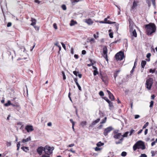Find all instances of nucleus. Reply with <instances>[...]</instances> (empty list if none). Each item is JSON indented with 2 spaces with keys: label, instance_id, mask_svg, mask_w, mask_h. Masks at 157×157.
<instances>
[{
  "label": "nucleus",
  "instance_id": "obj_7",
  "mask_svg": "<svg viewBox=\"0 0 157 157\" xmlns=\"http://www.w3.org/2000/svg\"><path fill=\"white\" fill-rule=\"evenodd\" d=\"M108 52L107 48V46H105L103 48V53L104 57L105 59L108 62V59L107 57V53Z\"/></svg>",
  "mask_w": 157,
  "mask_h": 157
},
{
  "label": "nucleus",
  "instance_id": "obj_9",
  "mask_svg": "<svg viewBox=\"0 0 157 157\" xmlns=\"http://www.w3.org/2000/svg\"><path fill=\"white\" fill-rule=\"evenodd\" d=\"M43 151H44V147L42 146L39 147L36 149V151L39 155L42 154Z\"/></svg>",
  "mask_w": 157,
  "mask_h": 157
},
{
  "label": "nucleus",
  "instance_id": "obj_44",
  "mask_svg": "<svg viewBox=\"0 0 157 157\" xmlns=\"http://www.w3.org/2000/svg\"><path fill=\"white\" fill-rule=\"evenodd\" d=\"M135 132V130L133 129L131 130L130 131V134H129V136H131L132 133Z\"/></svg>",
  "mask_w": 157,
  "mask_h": 157
},
{
  "label": "nucleus",
  "instance_id": "obj_30",
  "mask_svg": "<svg viewBox=\"0 0 157 157\" xmlns=\"http://www.w3.org/2000/svg\"><path fill=\"white\" fill-rule=\"evenodd\" d=\"M62 74L63 75V80H65L66 79V77L65 74L64 72L63 71H62Z\"/></svg>",
  "mask_w": 157,
  "mask_h": 157
},
{
  "label": "nucleus",
  "instance_id": "obj_42",
  "mask_svg": "<svg viewBox=\"0 0 157 157\" xmlns=\"http://www.w3.org/2000/svg\"><path fill=\"white\" fill-rule=\"evenodd\" d=\"M99 95L101 96H102L104 95V93L102 91H101L99 92Z\"/></svg>",
  "mask_w": 157,
  "mask_h": 157
},
{
  "label": "nucleus",
  "instance_id": "obj_14",
  "mask_svg": "<svg viewBox=\"0 0 157 157\" xmlns=\"http://www.w3.org/2000/svg\"><path fill=\"white\" fill-rule=\"evenodd\" d=\"M17 44L18 45V47L19 48L20 50L21 51H23V52L26 53V49L24 46L18 44V43H17Z\"/></svg>",
  "mask_w": 157,
  "mask_h": 157
},
{
  "label": "nucleus",
  "instance_id": "obj_8",
  "mask_svg": "<svg viewBox=\"0 0 157 157\" xmlns=\"http://www.w3.org/2000/svg\"><path fill=\"white\" fill-rule=\"evenodd\" d=\"M103 82L105 84L107 83L109 81V78L106 75H104V76L101 78Z\"/></svg>",
  "mask_w": 157,
  "mask_h": 157
},
{
  "label": "nucleus",
  "instance_id": "obj_34",
  "mask_svg": "<svg viewBox=\"0 0 157 157\" xmlns=\"http://www.w3.org/2000/svg\"><path fill=\"white\" fill-rule=\"evenodd\" d=\"M93 74L94 76H96L97 74H98V73L97 71V70H94Z\"/></svg>",
  "mask_w": 157,
  "mask_h": 157
},
{
  "label": "nucleus",
  "instance_id": "obj_15",
  "mask_svg": "<svg viewBox=\"0 0 157 157\" xmlns=\"http://www.w3.org/2000/svg\"><path fill=\"white\" fill-rule=\"evenodd\" d=\"M85 22L89 25H91L94 22L90 18L86 19Z\"/></svg>",
  "mask_w": 157,
  "mask_h": 157
},
{
  "label": "nucleus",
  "instance_id": "obj_21",
  "mask_svg": "<svg viewBox=\"0 0 157 157\" xmlns=\"http://www.w3.org/2000/svg\"><path fill=\"white\" fill-rule=\"evenodd\" d=\"M146 64V62L145 60H142L141 61V65L142 68H144V67L145 65Z\"/></svg>",
  "mask_w": 157,
  "mask_h": 157
},
{
  "label": "nucleus",
  "instance_id": "obj_25",
  "mask_svg": "<svg viewBox=\"0 0 157 157\" xmlns=\"http://www.w3.org/2000/svg\"><path fill=\"white\" fill-rule=\"evenodd\" d=\"M104 143H102L101 141H99L97 144V146L98 147H99L104 145Z\"/></svg>",
  "mask_w": 157,
  "mask_h": 157
},
{
  "label": "nucleus",
  "instance_id": "obj_3",
  "mask_svg": "<svg viewBox=\"0 0 157 157\" xmlns=\"http://www.w3.org/2000/svg\"><path fill=\"white\" fill-rule=\"evenodd\" d=\"M124 57V54L123 52L120 51L117 53L115 56V57L117 61H121L123 59Z\"/></svg>",
  "mask_w": 157,
  "mask_h": 157
},
{
  "label": "nucleus",
  "instance_id": "obj_52",
  "mask_svg": "<svg viewBox=\"0 0 157 157\" xmlns=\"http://www.w3.org/2000/svg\"><path fill=\"white\" fill-rule=\"evenodd\" d=\"M68 151L71 152H72L73 153H75V151L73 150L72 148H71L69 150H67Z\"/></svg>",
  "mask_w": 157,
  "mask_h": 157
},
{
  "label": "nucleus",
  "instance_id": "obj_47",
  "mask_svg": "<svg viewBox=\"0 0 157 157\" xmlns=\"http://www.w3.org/2000/svg\"><path fill=\"white\" fill-rule=\"evenodd\" d=\"M50 155H47L46 154H43L41 157H50Z\"/></svg>",
  "mask_w": 157,
  "mask_h": 157
},
{
  "label": "nucleus",
  "instance_id": "obj_16",
  "mask_svg": "<svg viewBox=\"0 0 157 157\" xmlns=\"http://www.w3.org/2000/svg\"><path fill=\"white\" fill-rule=\"evenodd\" d=\"M104 21L107 22L106 23H105V24H114L116 23V22H112L109 20H107V18H105L104 20Z\"/></svg>",
  "mask_w": 157,
  "mask_h": 157
},
{
  "label": "nucleus",
  "instance_id": "obj_51",
  "mask_svg": "<svg viewBox=\"0 0 157 157\" xmlns=\"http://www.w3.org/2000/svg\"><path fill=\"white\" fill-rule=\"evenodd\" d=\"M100 118H98L94 121V122L96 124V123H98V122L100 121Z\"/></svg>",
  "mask_w": 157,
  "mask_h": 157
},
{
  "label": "nucleus",
  "instance_id": "obj_5",
  "mask_svg": "<svg viewBox=\"0 0 157 157\" xmlns=\"http://www.w3.org/2000/svg\"><path fill=\"white\" fill-rule=\"evenodd\" d=\"M153 82V79L152 78H150L147 79L146 81V87L148 90L151 89Z\"/></svg>",
  "mask_w": 157,
  "mask_h": 157
},
{
  "label": "nucleus",
  "instance_id": "obj_56",
  "mask_svg": "<svg viewBox=\"0 0 157 157\" xmlns=\"http://www.w3.org/2000/svg\"><path fill=\"white\" fill-rule=\"evenodd\" d=\"M61 44L62 45V47L63 48L65 49L66 50V46L65 44L63 43H61Z\"/></svg>",
  "mask_w": 157,
  "mask_h": 157
},
{
  "label": "nucleus",
  "instance_id": "obj_61",
  "mask_svg": "<svg viewBox=\"0 0 157 157\" xmlns=\"http://www.w3.org/2000/svg\"><path fill=\"white\" fill-rule=\"evenodd\" d=\"M140 117V116L139 115H136L135 116V119H137Z\"/></svg>",
  "mask_w": 157,
  "mask_h": 157
},
{
  "label": "nucleus",
  "instance_id": "obj_39",
  "mask_svg": "<svg viewBox=\"0 0 157 157\" xmlns=\"http://www.w3.org/2000/svg\"><path fill=\"white\" fill-rule=\"evenodd\" d=\"M61 7L63 10H66L67 9L66 6L65 5H63Z\"/></svg>",
  "mask_w": 157,
  "mask_h": 157
},
{
  "label": "nucleus",
  "instance_id": "obj_6",
  "mask_svg": "<svg viewBox=\"0 0 157 157\" xmlns=\"http://www.w3.org/2000/svg\"><path fill=\"white\" fill-rule=\"evenodd\" d=\"M113 130V128L111 126H109L104 130L103 132V134L105 136H107L108 134L111 131Z\"/></svg>",
  "mask_w": 157,
  "mask_h": 157
},
{
  "label": "nucleus",
  "instance_id": "obj_53",
  "mask_svg": "<svg viewBox=\"0 0 157 157\" xmlns=\"http://www.w3.org/2000/svg\"><path fill=\"white\" fill-rule=\"evenodd\" d=\"M151 154H152V156H155V152L154 151H151Z\"/></svg>",
  "mask_w": 157,
  "mask_h": 157
},
{
  "label": "nucleus",
  "instance_id": "obj_62",
  "mask_svg": "<svg viewBox=\"0 0 157 157\" xmlns=\"http://www.w3.org/2000/svg\"><path fill=\"white\" fill-rule=\"evenodd\" d=\"M151 56V54L150 53H148L147 54V55L146 56V57L147 58H148L150 57Z\"/></svg>",
  "mask_w": 157,
  "mask_h": 157
},
{
  "label": "nucleus",
  "instance_id": "obj_22",
  "mask_svg": "<svg viewBox=\"0 0 157 157\" xmlns=\"http://www.w3.org/2000/svg\"><path fill=\"white\" fill-rule=\"evenodd\" d=\"M31 140V138L30 137H29L28 138L26 139H23L22 140V142L25 143Z\"/></svg>",
  "mask_w": 157,
  "mask_h": 157
},
{
  "label": "nucleus",
  "instance_id": "obj_63",
  "mask_svg": "<svg viewBox=\"0 0 157 157\" xmlns=\"http://www.w3.org/2000/svg\"><path fill=\"white\" fill-rule=\"evenodd\" d=\"M86 52L85 50H83L82 52V53L83 55H85L86 54Z\"/></svg>",
  "mask_w": 157,
  "mask_h": 157
},
{
  "label": "nucleus",
  "instance_id": "obj_59",
  "mask_svg": "<svg viewBox=\"0 0 157 157\" xmlns=\"http://www.w3.org/2000/svg\"><path fill=\"white\" fill-rule=\"evenodd\" d=\"M53 27L55 29H57V26L56 24V23H54L53 25Z\"/></svg>",
  "mask_w": 157,
  "mask_h": 157
},
{
  "label": "nucleus",
  "instance_id": "obj_23",
  "mask_svg": "<svg viewBox=\"0 0 157 157\" xmlns=\"http://www.w3.org/2000/svg\"><path fill=\"white\" fill-rule=\"evenodd\" d=\"M11 105H12V103H11L10 101L8 100L7 103L4 104V105L5 106H8Z\"/></svg>",
  "mask_w": 157,
  "mask_h": 157
},
{
  "label": "nucleus",
  "instance_id": "obj_41",
  "mask_svg": "<svg viewBox=\"0 0 157 157\" xmlns=\"http://www.w3.org/2000/svg\"><path fill=\"white\" fill-rule=\"evenodd\" d=\"M137 59L136 58L135 61L134 63V68H136V65H137Z\"/></svg>",
  "mask_w": 157,
  "mask_h": 157
},
{
  "label": "nucleus",
  "instance_id": "obj_4",
  "mask_svg": "<svg viewBox=\"0 0 157 157\" xmlns=\"http://www.w3.org/2000/svg\"><path fill=\"white\" fill-rule=\"evenodd\" d=\"M54 149L53 147L46 145L44 147V151L45 154L47 155H50L53 152L52 151Z\"/></svg>",
  "mask_w": 157,
  "mask_h": 157
},
{
  "label": "nucleus",
  "instance_id": "obj_10",
  "mask_svg": "<svg viewBox=\"0 0 157 157\" xmlns=\"http://www.w3.org/2000/svg\"><path fill=\"white\" fill-rule=\"evenodd\" d=\"M25 128L28 132H32L34 130L33 126L31 125L26 126Z\"/></svg>",
  "mask_w": 157,
  "mask_h": 157
},
{
  "label": "nucleus",
  "instance_id": "obj_1",
  "mask_svg": "<svg viewBox=\"0 0 157 157\" xmlns=\"http://www.w3.org/2000/svg\"><path fill=\"white\" fill-rule=\"evenodd\" d=\"M145 29L146 30L147 35L149 36L151 35L153 33H155L156 30V26L154 23H150L145 25Z\"/></svg>",
  "mask_w": 157,
  "mask_h": 157
},
{
  "label": "nucleus",
  "instance_id": "obj_2",
  "mask_svg": "<svg viewBox=\"0 0 157 157\" xmlns=\"http://www.w3.org/2000/svg\"><path fill=\"white\" fill-rule=\"evenodd\" d=\"M145 148L146 147L144 143L141 140L137 141L133 147V149L134 151H136L137 149H140L144 150Z\"/></svg>",
  "mask_w": 157,
  "mask_h": 157
},
{
  "label": "nucleus",
  "instance_id": "obj_60",
  "mask_svg": "<svg viewBox=\"0 0 157 157\" xmlns=\"http://www.w3.org/2000/svg\"><path fill=\"white\" fill-rule=\"evenodd\" d=\"M74 81L75 82V83L76 84L77 83H78V79L77 78H74Z\"/></svg>",
  "mask_w": 157,
  "mask_h": 157
},
{
  "label": "nucleus",
  "instance_id": "obj_24",
  "mask_svg": "<svg viewBox=\"0 0 157 157\" xmlns=\"http://www.w3.org/2000/svg\"><path fill=\"white\" fill-rule=\"evenodd\" d=\"M86 124L87 122L86 121H82L80 123V125L82 127H84Z\"/></svg>",
  "mask_w": 157,
  "mask_h": 157
},
{
  "label": "nucleus",
  "instance_id": "obj_54",
  "mask_svg": "<svg viewBox=\"0 0 157 157\" xmlns=\"http://www.w3.org/2000/svg\"><path fill=\"white\" fill-rule=\"evenodd\" d=\"M12 25V23L11 22H9L7 23V27H9L11 26Z\"/></svg>",
  "mask_w": 157,
  "mask_h": 157
},
{
  "label": "nucleus",
  "instance_id": "obj_17",
  "mask_svg": "<svg viewBox=\"0 0 157 157\" xmlns=\"http://www.w3.org/2000/svg\"><path fill=\"white\" fill-rule=\"evenodd\" d=\"M21 148L25 152H27L29 150V148L28 147L23 146L21 147Z\"/></svg>",
  "mask_w": 157,
  "mask_h": 157
},
{
  "label": "nucleus",
  "instance_id": "obj_64",
  "mask_svg": "<svg viewBox=\"0 0 157 157\" xmlns=\"http://www.w3.org/2000/svg\"><path fill=\"white\" fill-rule=\"evenodd\" d=\"M103 125L101 124V125H100L99 126H98V127H97V128L99 129H101L102 128V127H103Z\"/></svg>",
  "mask_w": 157,
  "mask_h": 157
},
{
  "label": "nucleus",
  "instance_id": "obj_49",
  "mask_svg": "<svg viewBox=\"0 0 157 157\" xmlns=\"http://www.w3.org/2000/svg\"><path fill=\"white\" fill-rule=\"evenodd\" d=\"M152 3L154 6L155 7L156 6L155 5V0H151Z\"/></svg>",
  "mask_w": 157,
  "mask_h": 157
},
{
  "label": "nucleus",
  "instance_id": "obj_26",
  "mask_svg": "<svg viewBox=\"0 0 157 157\" xmlns=\"http://www.w3.org/2000/svg\"><path fill=\"white\" fill-rule=\"evenodd\" d=\"M132 35L135 37L137 36V33L135 29H134L132 32Z\"/></svg>",
  "mask_w": 157,
  "mask_h": 157
},
{
  "label": "nucleus",
  "instance_id": "obj_40",
  "mask_svg": "<svg viewBox=\"0 0 157 157\" xmlns=\"http://www.w3.org/2000/svg\"><path fill=\"white\" fill-rule=\"evenodd\" d=\"M118 74L116 73V72H115L114 73L113 77L114 78L115 80H116L117 77L118 76Z\"/></svg>",
  "mask_w": 157,
  "mask_h": 157
},
{
  "label": "nucleus",
  "instance_id": "obj_11",
  "mask_svg": "<svg viewBox=\"0 0 157 157\" xmlns=\"http://www.w3.org/2000/svg\"><path fill=\"white\" fill-rule=\"evenodd\" d=\"M13 54L14 55V56H15L16 54H15V52L14 51V50H12L11 52L8 51V55L9 56V57H10V56H11V57L12 59H13Z\"/></svg>",
  "mask_w": 157,
  "mask_h": 157
},
{
  "label": "nucleus",
  "instance_id": "obj_18",
  "mask_svg": "<svg viewBox=\"0 0 157 157\" xmlns=\"http://www.w3.org/2000/svg\"><path fill=\"white\" fill-rule=\"evenodd\" d=\"M109 99L111 100V101H113L114 100V97L113 95L111 93L109 95Z\"/></svg>",
  "mask_w": 157,
  "mask_h": 157
},
{
  "label": "nucleus",
  "instance_id": "obj_55",
  "mask_svg": "<svg viewBox=\"0 0 157 157\" xmlns=\"http://www.w3.org/2000/svg\"><path fill=\"white\" fill-rule=\"evenodd\" d=\"M109 36L111 38H113V34L112 33H109Z\"/></svg>",
  "mask_w": 157,
  "mask_h": 157
},
{
  "label": "nucleus",
  "instance_id": "obj_46",
  "mask_svg": "<svg viewBox=\"0 0 157 157\" xmlns=\"http://www.w3.org/2000/svg\"><path fill=\"white\" fill-rule=\"evenodd\" d=\"M78 71H73V73L76 76H78Z\"/></svg>",
  "mask_w": 157,
  "mask_h": 157
},
{
  "label": "nucleus",
  "instance_id": "obj_37",
  "mask_svg": "<svg viewBox=\"0 0 157 157\" xmlns=\"http://www.w3.org/2000/svg\"><path fill=\"white\" fill-rule=\"evenodd\" d=\"M90 61L91 62V63L87 64V66L89 67H90L91 66H93L94 64L92 62V59H90Z\"/></svg>",
  "mask_w": 157,
  "mask_h": 157
},
{
  "label": "nucleus",
  "instance_id": "obj_33",
  "mask_svg": "<svg viewBox=\"0 0 157 157\" xmlns=\"http://www.w3.org/2000/svg\"><path fill=\"white\" fill-rule=\"evenodd\" d=\"M127 155V152L125 151H123L121 154V155L122 156H125Z\"/></svg>",
  "mask_w": 157,
  "mask_h": 157
},
{
  "label": "nucleus",
  "instance_id": "obj_12",
  "mask_svg": "<svg viewBox=\"0 0 157 157\" xmlns=\"http://www.w3.org/2000/svg\"><path fill=\"white\" fill-rule=\"evenodd\" d=\"M139 3V2L137 1H134L133 4L131 8L132 10H134L137 6V3Z\"/></svg>",
  "mask_w": 157,
  "mask_h": 157
},
{
  "label": "nucleus",
  "instance_id": "obj_19",
  "mask_svg": "<svg viewBox=\"0 0 157 157\" xmlns=\"http://www.w3.org/2000/svg\"><path fill=\"white\" fill-rule=\"evenodd\" d=\"M77 22L75 21H74V20H72L71 21V23H70V25L71 26L74 25L75 24H77Z\"/></svg>",
  "mask_w": 157,
  "mask_h": 157
},
{
  "label": "nucleus",
  "instance_id": "obj_20",
  "mask_svg": "<svg viewBox=\"0 0 157 157\" xmlns=\"http://www.w3.org/2000/svg\"><path fill=\"white\" fill-rule=\"evenodd\" d=\"M12 105L13 107H16V108L17 110H19L20 109V107L19 105L17 104H13L12 103V105Z\"/></svg>",
  "mask_w": 157,
  "mask_h": 157
},
{
  "label": "nucleus",
  "instance_id": "obj_27",
  "mask_svg": "<svg viewBox=\"0 0 157 157\" xmlns=\"http://www.w3.org/2000/svg\"><path fill=\"white\" fill-rule=\"evenodd\" d=\"M99 33L98 32H96L95 34H94V37L95 38L97 39L98 37Z\"/></svg>",
  "mask_w": 157,
  "mask_h": 157
},
{
  "label": "nucleus",
  "instance_id": "obj_48",
  "mask_svg": "<svg viewBox=\"0 0 157 157\" xmlns=\"http://www.w3.org/2000/svg\"><path fill=\"white\" fill-rule=\"evenodd\" d=\"M117 41H115L114 42H113L112 43H111L110 44V46L111 47L112 46H113V45H114V44H116L117 43Z\"/></svg>",
  "mask_w": 157,
  "mask_h": 157
},
{
  "label": "nucleus",
  "instance_id": "obj_57",
  "mask_svg": "<svg viewBox=\"0 0 157 157\" xmlns=\"http://www.w3.org/2000/svg\"><path fill=\"white\" fill-rule=\"evenodd\" d=\"M104 76V75H103L102 73H101V72H100V73H99V77L100 78H101L102 77Z\"/></svg>",
  "mask_w": 157,
  "mask_h": 157
},
{
  "label": "nucleus",
  "instance_id": "obj_32",
  "mask_svg": "<svg viewBox=\"0 0 157 157\" xmlns=\"http://www.w3.org/2000/svg\"><path fill=\"white\" fill-rule=\"evenodd\" d=\"M149 123L148 122H146L144 125L143 127V129L145 128L148 125Z\"/></svg>",
  "mask_w": 157,
  "mask_h": 157
},
{
  "label": "nucleus",
  "instance_id": "obj_43",
  "mask_svg": "<svg viewBox=\"0 0 157 157\" xmlns=\"http://www.w3.org/2000/svg\"><path fill=\"white\" fill-rule=\"evenodd\" d=\"M155 69H150L149 70V72L150 73H154L155 72Z\"/></svg>",
  "mask_w": 157,
  "mask_h": 157
},
{
  "label": "nucleus",
  "instance_id": "obj_38",
  "mask_svg": "<svg viewBox=\"0 0 157 157\" xmlns=\"http://www.w3.org/2000/svg\"><path fill=\"white\" fill-rule=\"evenodd\" d=\"M109 106L110 107L109 109H110L111 107H113V102H111L109 104Z\"/></svg>",
  "mask_w": 157,
  "mask_h": 157
},
{
  "label": "nucleus",
  "instance_id": "obj_13",
  "mask_svg": "<svg viewBox=\"0 0 157 157\" xmlns=\"http://www.w3.org/2000/svg\"><path fill=\"white\" fill-rule=\"evenodd\" d=\"M121 136H122L121 134V133H120L114 134L113 137L115 139H120Z\"/></svg>",
  "mask_w": 157,
  "mask_h": 157
},
{
  "label": "nucleus",
  "instance_id": "obj_50",
  "mask_svg": "<svg viewBox=\"0 0 157 157\" xmlns=\"http://www.w3.org/2000/svg\"><path fill=\"white\" fill-rule=\"evenodd\" d=\"M101 148H99L98 147H96L95 148V150L96 151H100V150H101Z\"/></svg>",
  "mask_w": 157,
  "mask_h": 157
},
{
  "label": "nucleus",
  "instance_id": "obj_29",
  "mask_svg": "<svg viewBox=\"0 0 157 157\" xmlns=\"http://www.w3.org/2000/svg\"><path fill=\"white\" fill-rule=\"evenodd\" d=\"M107 119L106 117H105L102 120V121L100 122V123L101 124H104L106 122Z\"/></svg>",
  "mask_w": 157,
  "mask_h": 157
},
{
  "label": "nucleus",
  "instance_id": "obj_28",
  "mask_svg": "<svg viewBox=\"0 0 157 157\" xmlns=\"http://www.w3.org/2000/svg\"><path fill=\"white\" fill-rule=\"evenodd\" d=\"M129 132H126L123 135H121L123 137H127L128 136V135L129 133Z\"/></svg>",
  "mask_w": 157,
  "mask_h": 157
},
{
  "label": "nucleus",
  "instance_id": "obj_36",
  "mask_svg": "<svg viewBox=\"0 0 157 157\" xmlns=\"http://www.w3.org/2000/svg\"><path fill=\"white\" fill-rule=\"evenodd\" d=\"M76 84V85L77 86H78V90L80 91H81L82 90L81 87L80 86V85L78 83H77Z\"/></svg>",
  "mask_w": 157,
  "mask_h": 157
},
{
  "label": "nucleus",
  "instance_id": "obj_45",
  "mask_svg": "<svg viewBox=\"0 0 157 157\" xmlns=\"http://www.w3.org/2000/svg\"><path fill=\"white\" fill-rule=\"evenodd\" d=\"M156 142H157V138H156L155 141L151 143V146H153L155 144Z\"/></svg>",
  "mask_w": 157,
  "mask_h": 157
},
{
  "label": "nucleus",
  "instance_id": "obj_58",
  "mask_svg": "<svg viewBox=\"0 0 157 157\" xmlns=\"http://www.w3.org/2000/svg\"><path fill=\"white\" fill-rule=\"evenodd\" d=\"M6 145L8 147H9L11 145V144L10 142H7Z\"/></svg>",
  "mask_w": 157,
  "mask_h": 157
},
{
  "label": "nucleus",
  "instance_id": "obj_35",
  "mask_svg": "<svg viewBox=\"0 0 157 157\" xmlns=\"http://www.w3.org/2000/svg\"><path fill=\"white\" fill-rule=\"evenodd\" d=\"M154 102L153 101H151L150 102V107L151 108L153 107L154 105Z\"/></svg>",
  "mask_w": 157,
  "mask_h": 157
},
{
  "label": "nucleus",
  "instance_id": "obj_31",
  "mask_svg": "<svg viewBox=\"0 0 157 157\" xmlns=\"http://www.w3.org/2000/svg\"><path fill=\"white\" fill-rule=\"evenodd\" d=\"M55 45L59 47V51L61 50V47L60 45H59V43L58 42H56V43H55Z\"/></svg>",
  "mask_w": 157,
  "mask_h": 157
}]
</instances>
